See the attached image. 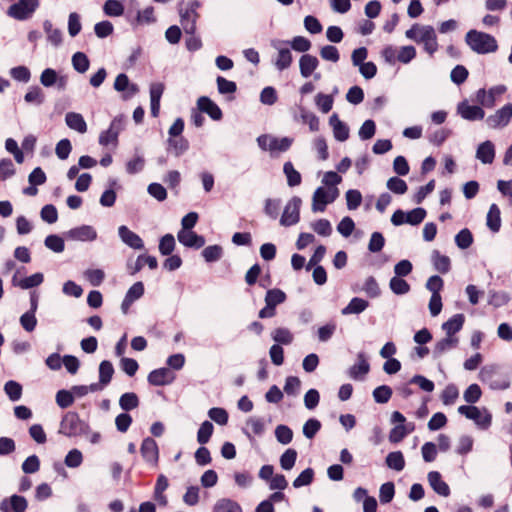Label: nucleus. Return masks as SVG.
Listing matches in <instances>:
<instances>
[{"instance_id": "4", "label": "nucleus", "mask_w": 512, "mask_h": 512, "mask_svg": "<svg viewBox=\"0 0 512 512\" xmlns=\"http://www.w3.org/2000/svg\"><path fill=\"white\" fill-rule=\"evenodd\" d=\"M458 412L468 419L473 420L481 429H488L492 422V415L487 411L481 410L474 405H462L458 407Z\"/></svg>"}, {"instance_id": "15", "label": "nucleus", "mask_w": 512, "mask_h": 512, "mask_svg": "<svg viewBox=\"0 0 512 512\" xmlns=\"http://www.w3.org/2000/svg\"><path fill=\"white\" fill-rule=\"evenodd\" d=\"M370 371V364L363 352L358 353L357 363L349 368L348 374L354 380H363Z\"/></svg>"}, {"instance_id": "25", "label": "nucleus", "mask_w": 512, "mask_h": 512, "mask_svg": "<svg viewBox=\"0 0 512 512\" xmlns=\"http://www.w3.org/2000/svg\"><path fill=\"white\" fill-rule=\"evenodd\" d=\"M465 322V316L461 313L455 314L448 321L442 324V329L447 336L456 337L455 334L459 332Z\"/></svg>"}, {"instance_id": "45", "label": "nucleus", "mask_w": 512, "mask_h": 512, "mask_svg": "<svg viewBox=\"0 0 512 512\" xmlns=\"http://www.w3.org/2000/svg\"><path fill=\"white\" fill-rule=\"evenodd\" d=\"M214 431V426L210 421H204L197 432V441L204 445L209 442Z\"/></svg>"}, {"instance_id": "17", "label": "nucleus", "mask_w": 512, "mask_h": 512, "mask_svg": "<svg viewBox=\"0 0 512 512\" xmlns=\"http://www.w3.org/2000/svg\"><path fill=\"white\" fill-rule=\"evenodd\" d=\"M118 234L121 240L133 249H143L144 243L141 237L131 231L127 226L122 225L118 228Z\"/></svg>"}, {"instance_id": "53", "label": "nucleus", "mask_w": 512, "mask_h": 512, "mask_svg": "<svg viewBox=\"0 0 512 512\" xmlns=\"http://www.w3.org/2000/svg\"><path fill=\"white\" fill-rule=\"evenodd\" d=\"M103 10L106 15L117 17L123 14L124 7L118 0H107L104 4Z\"/></svg>"}, {"instance_id": "18", "label": "nucleus", "mask_w": 512, "mask_h": 512, "mask_svg": "<svg viewBox=\"0 0 512 512\" xmlns=\"http://www.w3.org/2000/svg\"><path fill=\"white\" fill-rule=\"evenodd\" d=\"M140 452L145 461L149 463H157L159 452L156 441L153 438L147 437L143 440Z\"/></svg>"}, {"instance_id": "61", "label": "nucleus", "mask_w": 512, "mask_h": 512, "mask_svg": "<svg viewBox=\"0 0 512 512\" xmlns=\"http://www.w3.org/2000/svg\"><path fill=\"white\" fill-rule=\"evenodd\" d=\"M74 402V396L71 391L59 390L56 394V403L60 408H68Z\"/></svg>"}, {"instance_id": "9", "label": "nucleus", "mask_w": 512, "mask_h": 512, "mask_svg": "<svg viewBox=\"0 0 512 512\" xmlns=\"http://www.w3.org/2000/svg\"><path fill=\"white\" fill-rule=\"evenodd\" d=\"M123 127V120L119 117L114 118L109 128L100 134L99 143L103 146H107L109 144L116 145L118 141V135L123 130Z\"/></svg>"}, {"instance_id": "14", "label": "nucleus", "mask_w": 512, "mask_h": 512, "mask_svg": "<svg viewBox=\"0 0 512 512\" xmlns=\"http://www.w3.org/2000/svg\"><path fill=\"white\" fill-rule=\"evenodd\" d=\"M175 379L173 372L166 367L155 369L148 375V382L153 386H164L172 383Z\"/></svg>"}, {"instance_id": "28", "label": "nucleus", "mask_w": 512, "mask_h": 512, "mask_svg": "<svg viewBox=\"0 0 512 512\" xmlns=\"http://www.w3.org/2000/svg\"><path fill=\"white\" fill-rule=\"evenodd\" d=\"M459 339L458 337H450L447 336L441 340H439L434 347L433 355L435 358L440 357L443 355L446 351H449L453 348H456L458 346Z\"/></svg>"}, {"instance_id": "50", "label": "nucleus", "mask_w": 512, "mask_h": 512, "mask_svg": "<svg viewBox=\"0 0 512 512\" xmlns=\"http://www.w3.org/2000/svg\"><path fill=\"white\" fill-rule=\"evenodd\" d=\"M392 389L387 385H381L374 389L373 398L376 403H387L392 396Z\"/></svg>"}, {"instance_id": "63", "label": "nucleus", "mask_w": 512, "mask_h": 512, "mask_svg": "<svg viewBox=\"0 0 512 512\" xmlns=\"http://www.w3.org/2000/svg\"><path fill=\"white\" fill-rule=\"evenodd\" d=\"M346 202H347V208L349 210H355L357 209L362 202V195L360 191L355 189H350L346 192Z\"/></svg>"}, {"instance_id": "49", "label": "nucleus", "mask_w": 512, "mask_h": 512, "mask_svg": "<svg viewBox=\"0 0 512 512\" xmlns=\"http://www.w3.org/2000/svg\"><path fill=\"white\" fill-rule=\"evenodd\" d=\"M333 102L334 100L332 95L318 93L315 97V103L317 107L324 114L331 111L333 107Z\"/></svg>"}, {"instance_id": "41", "label": "nucleus", "mask_w": 512, "mask_h": 512, "mask_svg": "<svg viewBox=\"0 0 512 512\" xmlns=\"http://www.w3.org/2000/svg\"><path fill=\"white\" fill-rule=\"evenodd\" d=\"M272 339L278 344L289 345L292 343L294 337L293 334L287 328H276L272 332Z\"/></svg>"}, {"instance_id": "56", "label": "nucleus", "mask_w": 512, "mask_h": 512, "mask_svg": "<svg viewBox=\"0 0 512 512\" xmlns=\"http://www.w3.org/2000/svg\"><path fill=\"white\" fill-rule=\"evenodd\" d=\"M395 494V486L393 482H386L381 485L379 498L382 504L390 503Z\"/></svg>"}, {"instance_id": "48", "label": "nucleus", "mask_w": 512, "mask_h": 512, "mask_svg": "<svg viewBox=\"0 0 512 512\" xmlns=\"http://www.w3.org/2000/svg\"><path fill=\"white\" fill-rule=\"evenodd\" d=\"M223 255V249L220 245H210L203 249L202 256L206 262L218 261Z\"/></svg>"}, {"instance_id": "30", "label": "nucleus", "mask_w": 512, "mask_h": 512, "mask_svg": "<svg viewBox=\"0 0 512 512\" xmlns=\"http://www.w3.org/2000/svg\"><path fill=\"white\" fill-rule=\"evenodd\" d=\"M168 151H171L175 156H180L189 148V142L182 136L169 137L167 140Z\"/></svg>"}, {"instance_id": "47", "label": "nucleus", "mask_w": 512, "mask_h": 512, "mask_svg": "<svg viewBox=\"0 0 512 512\" xmlns=\"http://www.w3.org/2000/svg\"><path fill=\"white\" fill-rule=\"evenodd\" d=\"M433 264L437 271L442 274L450 270V259L448 256L441 255L438 251L433 252Z\"/></svg>"}, {"instance_id": "1", "label": "nucleus", "mask_w": 512, "mask_h": 512, "mask_svg": "<svg viewBox=\"0 0 512 512\" xmlns=\"http://www.w3.org/2000/svg\"><path fill=\"white\" fill-rule=\"evenodd\" d=\"M467 45L478 54L495 52L498 49L496 39L487 33L470 30L465 37Z\"/></svg>"}, {"instance_id": "19", "label": "nucleus", "mask_w": 512, "mask_h": 512, "mask_svg": "<svg viewBox=\"0 0 512 512\" xmlns=\"http://www.w3.org/2000/svg\"><path fill=\"white\" fill-rule=\"evenodd\" d=\"M457 111L462 118L469 121L481 120L485 116V112L481 107L476 105L471 106L466 101L458 105Z\"/></svg>"}, {"instance_id": "16", "label": "nucleus", "mask_w": 512, "mask_h": 512, "mask_svg": "<svg viewBox=\"0 0 512 512\" xmlns=\"http://www.w3.org/2000/svg\"><path fill=\"white\" fill-rule=\"evenodd\" d=\"M178 241L186 247L199 249L204 246L205 239L203 236L196 234L194 231L180 230L177 235Z\"/></svg>"}, {"instance_id": "55", "label": "nucleus", "mask_w": 512, "mask_h": 512, "mask_svg": "<svg viewBox=\"0 0 512 512\" xmlns=\"http://www.w3.org/2000/svg\"><path fill=\"white\" fill-rule=\"evenodd\" d=\"M387 188L395 194H404L408 190L406 182L399 177H391L387 181Z\"/></svg>"}, {"instance_id": "21", "label": "nucleus", "mask_w": 512, "mask_h": 512, "mask_svg": "<svg viewBox=\"0 0 512 512\" xmlns=\"http://www.w3.org/2000/svg\"><path fill=\"white\" fill-rule=\"evenodd\" d=\"M431 488L440 496L448 497L450 488L448 484L442 480V476L438 471H431L427 476Z\"/></svg>"}, {"instance_id": "3", "label": "nucleus", "mask_w": 512, "mask_h": 512, "mask_svg": "<svg viewBox=\"0 0 512 512\" xmlns=\"http://www.w3.org/2000/svg\"><path fill=\"white\" fill-rule=\"evenodd\" d=\"M89 429V425L80 419L78 413L69 411L61 420L59 433L68 437H75L87 434Z\"/></svg>"}, {"instance_id": "2", "label": "nucleus", "mask_w": 512, "mask_h": 512, "mask_svg": "<svg viewBox=\"0 0 512 512\" xmlns=\"http://www.w3.org/2000/svg\"><path fill=\"white\" fill-rule=\"evenodd\" d=\"M480 380L493 390H505L510 387V378L496 366H484L479 373Z\"/></svg>"}, {"instance_id": "8", "label": "nucleus", "mask_w": 512, "mask_h": 512, "mask_svg": "<svg viewBox=\"0 0 512 512\" xmlns=\"http://www.w3.org/2000/svg\"><path fill=\"white\" fill-rule=\"evenodd\" d=\"M338 196V189L334 188L331 191H327L322 187H319L315 190L313 194V203L312 209L313 211L323 212L327 204L332 203Z\"/></svg>"}, {"instance_id": "34", "label": "nucleus", "mask_w": 512, "mask_h": 512, "mask_svg": "<svg viewBox=\"0 0 512 512\" xmlns=\"http://www.w3.org/2000/svg\"><path fill=\"white\" fill-rule=\"evenodd\" d=\"M368 305H369L368 301H366L362 298L354 297L351 299L349 304L345 308L342 309V314L343 315L359 314V313L363 312L368 307Z\"/></svg>"}, {"instance_id": "42", "label": "nucleus", "mask_w": 512, "mask_h": 512, "mask_svg": "<svg viewBox=\"0 0 512 512\" xmlns=\"http://www.w3.org/2000/svg\"><path fill=\"white\" fill-rule=\"evenodd\" d=\"M390 289L396 295H404L410 291V285L402 277L394 276L389 283Z\"/></svg>"}, {"instance_id": "35", "label": "nucleus", "mask_w": 512, "mask_h": 512, "mask_svg": "<svg viewBox=\"0 0 512 512\" xmlns=\"http://www.w3.org/2000/svg\"><path fill=\"white\" fill-rule=\"evenodd\" d=\"M114 367L108 360H103L99 365V380L102 385L107 386L113 377Z\"/></svg>"}, {"instance_id": "36", "label": "nucleus", "mask_w": 512, "mask_h": 512, "mask_svg": "<svg viewBox=\"0 0 512 512\" xmlns=\"http://www.w3.org/2000/svg\"><path fill=\"white\" fill-rule=\"evenodd\" d=\"M283 172L286 175L287 183L290 187L298 186L301 183V174L294 168L291 162H286L283 166Z\"/></svg>"}, {"instance_id": "11", "label": "nucleus", "mask_w": 512, "mask_h": 512, "mask_svg": "<svg viewBox=\"0 0 512 512\" xmlns=\"http://www.w3.org/2000/svg\"><path fill=\"white\" fill-rule=\"evenodd\" d=\"M512 118V104L508 103L501 109L497 110L495 114L490 115L486 122L490 128H497L506 126Z\"/></svg>"}, {"instance_id": "62", "label": "nucleus", "mask_w": 512, "mask_h": 512, "mask_svg": "<svg viewBox=\"0 0 512 512\" xmlns=\"http://www.w3.org/2000/svg\"><path fill=\"white\" fill-rule=\"evenodd\" d=\"M44 243L48 249H50L56 253H60V252L64 251V248H65L64 240L61 237H59L58 235L47 236Z\"/></svg>"}, {"instance_id": "54", "label": "nucleus", "mask_w": 512, "mask_h": 512, "mask_svg": "<svg viewBox=\"0 0 512 512\" xmlns=\"http://www.w3.org/2000/svg\"><path fill=\"white\" fill-rule=\"evenodd\" d=\"M4 391L8 395L11 401H17L22 395V386L13 380L6 382Z\"/></svg>"}, {"instance_id": "24", "label": "nucleus", "mask_w": 512, "mask_h": 512, "mask_svg": "<svg viewBox=\"0 0 512 512\" xmlns=\"http://www.w3.org/2000/svg\"><path fill=\"white\" fill-rule=\"evenodd\" d=\"M329 123L333 128V134L336 140L343 142L349 138V128L339 119L337 114H333L330 117Z\"/></svg>"}, {"instance_id": "12", "label": "nucleus", "mask_w": 512, "mask_h": 512, "mask_svg": "<svg viewBox=\"0 0 512 512\" xmlns=\"http://www.w3.org/2000/svg\"><path fill=\"white\" fill-rule=\"evenodd\" d=\"M28 507V502L24 496L12 495L4 498L0 502L1 512H25Z\"/></svg>"}, {"instance_id": "58", "label": "nucleus", "mask_w": 512, "mask_h": 512, "mask_svg": "<svg viewBox=\"0 0 512 512\" xmlns=\"http://www.w3.org/2000/svg\"><path fill=\"white\" fill-rule=\"evenodd\" d=\"M313 478H314V470L312 468H306L293 481V486H294V488H300L302 486H307L312 483Z\"/></svg>"}, {"instance_id": "6", "label": "nucleus", "mask_w": 512, "mask_h": 512, "mask_svg": "<svg viewBox=\"0 0 512 512\" xmlns=\"http://www.w3.org/2000/svg\"><path fill=\"white\" fill-rule=\"evenodd\" d=\"M301 199L297 196L291 198V200L285 206L283 214L280 219V223L283 226H292L299 222L300 219V206Z\"/></svg>"}, {"instance_id": "13", "label": "nucleus", "mask_w": 512, "mask_h": 512, "mask_svg": "<svg viewBox=\"0 0 512 512\" xmlns=\"http://www.w3.org/2000/svg\"><path fill=\"white\" fill-rule=\"evenodd\" d=\"M197 107L200 112L206 113L211 119L219 121L223 117V113L219 106L207 96H201L197 100Z\"/></svg>"}, {"instance_id": "44", "label": "nucleus", "mask_w": 512, "mask_h": 512, "mask_svg": "<svg viewBox=\"0 0 512 512\" xmlns=\"http://www.w3.org/2000/svg\"><path fill=\"white\" fill-rule=\"evenodd\" d=\"M275 437L279 443L287 445L293 439V431L287 425L280 424L275 428Z\"/></svg>"}, {"instance_id": "20", "label": "nucleus", "mask_w": 512, "mask_h": 512, "mask_svg": "<svg viewBox=\"0 0 512 512\" xmlns=\"http://www.w3.org/2000/svg\"><path fill=\"white\" fill-rule=\"evenodd\" d=\"M180 23L186 34L196 33V22L199 14L193 10L179 9Z\"/></svg>"}, {"instance_id": "60", "label": "nucleus", "mask_w": 512, "mask_h": 512, "mask_svg": "<svg viewBox=\"0 0 512 512\" xmlns=\"http://www.w3.org/2000/svg\"><path fill=\"white\" fill-rule=\"evenodd\" d=\"M482 395L481 388L478 384H471L464 392V400L467 403L473 404L479 401Z\"/></svg>"}, {"instance_id": "5", "label": "nucleus", "mask_w": 512, "mask_h": 512, "mask_svg": "<svg viewBox=\"0 0 512 512\" xmlns=\"http://www.w3.org/2000/svg\"><path fill=\"white\" fill-rule=\"evenodd\" d=\"M39 6V0H18L12 4L7 14L16 20H26L31 17Z\"/></svg>"}, {"instance_id": "51", "label": "nucleus", "mask_w": 512, "mask_h": 512, "mask_svg": "<svg viewBox=\"0 0 512 512\" xmlns=\"http://www.w3.org/2000/svg\"><path fill=\"white\" fill-rule=\"evenodd\" d=\"M297 459V451L295 449H287L280 457V465L284 470H291Z\"/></svg>"}, {"instance_id": "7", "label": "nucleus", "mask_w": 512, "mask_h": 512, "mask_svg": "<svg viewBox=\"0 0 512 512\" xmlns=\"http://www.w3.org/2000/svg\"><path fill=\"white\" fill-rule=\"evenodd\" d=\"M287 45V41L278 40L272 42V46L278 51L274 65L279 71L288 69L293 62L291 50L287 47Z\"/></svg>"}, {"instance_id": "22", "label": "nucleus", "mask_w": 512, "mask_h": 512, "mask_svg": "<svg viewBox=\"0 0 512 512\" xmlns=\"http://www.w3.org/2000/svg\"><path fill=\"white\" fill-rule=\"evenodd\" d=\"M319 61L316 56L303 54L299 60V68L302 77L308 78L317 69Z\"/></svg>"}, {"instance_id": "37", "label": "nucleus", "mask_w": 512, "mask_h": 512, "mask_svg": "<svg viewBox=\"0 0 512 512\" xmlns=\"http://www.w3.org/2000/svg\"><path fill=\"white\" fill-rule=\"evenodd\" d=\"M293 143V139L289 137H283V138H277L272 137L269 146L270 152H285L290 149L291 145Z\"/></svg>"}, {"instance_id": "31", "label": "nucleus", "mask_w": 512, "mask_h": 512, "mask_svg": "<svg viewBox=\"0 0 512 512\" xmlns=\"http://www.w3.org/2000/svg\"><path fill=\"white\" fill-rule=\"evenodd\" d=\"M500 209L496 204H492L489 208L486 218V224L492 232H498L501 227Z\"/></svg>"}, {"instance_id": "23", "label": "nucleus", "mask_w": 512, "mask_h": 512, "mask_svg": "<svg viewBox=\"0 0 512 512\" xmlns=\"http://www.w3.org/2000/svg\"><path fill=\"white\" fill-rule=\"evenodd\" d=\"M68 236L73 240L92 241V240L96 239L97 233L93 229V227L88 226V225H83V226L71 229L68 232Z\"/></svg>"}, {"instance_id": "43", "label": "nucleus", "mask_w": 512, "mask_h": 512, "mask_svg": "<svg viewBox=\"0 0 512 512\" xmlns=\"http://www.w3.org/2000/svg\"><path fill=\"white\" fill-rule=\"evenodd\" d=\"M43 27L47 34L48 40L54 46H59L62 42V31L58 28H53V25L50 21H45Z\"/></svg>"}, {"instance_id": "46", "label": "nucleus", "mask_w": 512, "mask_h": 512, "mask_svg": "<svg viewBox=\"0 0 512 512\" xmlns=\"http://www.w3.org/2000/svg\"><path fill=\"white\" fill-rule=\"evenodd\" d=\"M455 243L460 249H467L473 243V235L467 228L460 230L455 236Z\"/></svg>"}, {"instance_id": "26", "label": "nucleus", "mask_w": 512, "mask_h": 512, "mask_svg": "<svg viewBox=\"0 0 512 512\" xmlns=\"http://www.w3.org/2000/svg\"><path fill=\"white\" fill-rule=\"evenodd\" d=\"M476 158L483 164H491L495 158V149L491 141L481 143L476 151Z\"/></svg>"}, {"instance_id": "64", "label": "nucleus", "mask_w": 512, "mask_h": 512, "mask_svg": "<svg viewBox=\"0 0 512 512\" xmlns=\"http://www.w3.org/2000/svg\"><path fill=\"white\" fill-rule=\"evenodd\" d=\"M410 432L404 424L396 425L390 430L389 441L391 443L401 442L405 436Z\"/></svg>"}, {"instance_id": "52", "label": "nucleus", "mask_w": 512, "mask_h": 512, "mask_svg": "<svg viewBox=\"0 0 512 512\" xmlns=\"http://www.w3.org/2000/svg\"><path fill=\"white\" fill-rule=\"evenodd\" d=\"M459 396V390L454 384L447 385L441 394V400L444 405H452Z\"/></svg>"}, {"instance_id": "33", "label": "nucleus", "mask_w": 512, "mask_h": 512, "mask_svg": "<svg viewBox=\"0 0 512 512\" xmlns=\"http://www.w3.org/2000/svg\"><path fill=\"white\" fill-rule=\"evenodd\" d=\"M139 403V397L134 392H126L119 399V406L126 412L136 409Z\"/></svg>"}, {"instance_id": "57", "label": "nucleus", "mask_w": 512, "mask_h": 512, "mask_svg": "<svg viewBox=\"0 0 512 512\" xmlns=\"http://www.w3.org/2000/svg\"><path fill=\"white\" fill-rule=\"evenodd\" d=\"M175 248V239L172 234L164 235L159 242V251L162 255H170Z\"/></svg>"}, {"instance_id": "29", "label": "nucleus", "mask_w": 512, "mask_h": 512, "mask_svg": "<svg viewBox=\"0 0 512 512\" xmlns=\"http://www.w3.org/2000/svg\"><path fill=\"white\" fill-rule=\"evenodd\" d=\"M66 124L69 128L79 132L85 133L87 131V124L83 116L79 113L69 112L65 116Z\"/></svg>"}, {"instance_id": "59", "label": "nucleus", "mask_w": 512, "mask_h": 512, "mask_svg": "<svg viewBox=\"0 0 512 512\" xmlns=\"http://www.w3.org/2000/svg\"><path fill=\"white\" fill-rule=\"evenodd\" d=\"M426 217V210L418 207L406 213V223L410 225L420 224Z\"/></svg>"}, {"instance_id": "10", "label": "nucleus", "mask_w": 512, "mask_h": 512, "mask_svg": "<svg viewBox=\"0 0 512 512\" xmlns=\"http://www.w3.org/2000/svg\"><path fill=\"white\" fill-rule=\"evenodd\" d=\"M417 43H422L424 50L433 55L438 50L437 36L434 28L430 25L422 26Z\"/></svg>"}, {"instance_id": "38", "label": "nucleus", "mask_w": 512, "mask_h": 512, "mask_svg": "<svg viewBox=\"0 0 512 512\" xmlns=\"http://www.w3.org/2000/svg\"><path fill=\"white\" fill-rule=\"evenodd\" d=\"M286 294L281 289H269L265 295V303L276 308L277 305L285 302Z\"/></svg>"}, {"instance_id": "40", "label": "nucleus", "mask_w": 512, "mask_h": 512, "mask_svg": "<svg viewBox=\"0 0 512 512\" xmlns=\"http://www.w3.org/2000/svg\"><path fill=\"white\" fill-rule=\"evenodd\" d=\"M90 61L83 52H76L72 56V66L78 73H85L89 69Z\"/></svg>"}, {"instance_id": "27", "label": "nucleus", "mask_w": 512, "mask_h": 512, "mask_svg": "<svg viewBox=\"0 0 512 512\" xmlns=\"http://www.w3.org/2000/svg\"><path fill=\"white\" fill-rule=\"evenodd\" d=\"M114 89L119 92L128 90V95L125 98L135 95L139 89L136 84H130L129 78L126 74H119L114 82Z\"/></svg>"}, {"instance_id": "32", "label": "nucleus", "mask_w": 512, "mask_h": 512, "mask_svg": "<svg viewBox=\"0 0 512 512\" xmlns=\"http://www.w3.org/2000/svg\"><path fill=\"white\" fill-rule=\"evenodd\" d=\"M213 512H243L241 506L234 500L228 498L219 499L214 507Z\"/></svg>"}, {"instance_id": "39", "label": "nucleus", "mask_w": 512, "mask_h": 512, "mask_svg": "<svg viewBox=\"0 0 512 512\" xmlns=\"http://www.w3.org/2000/svg\"><path fill=\"white\" fill-rule=\"evenodd\" d=\"M386 464L391 469L402 471L405 467V460L402 452H390L386 457Z\"/></svg>"}]
</instances>
